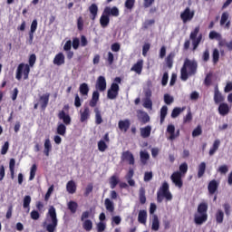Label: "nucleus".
Wrapping results in <instances>:
<instances>
[{
    "label": "nucleus",
    "instance_id": "72a5a7b5",
    "mask_svg": "<svg viewBox=\"0 0 232 232\" xmlns=\"http://www.w3.org/2000/svg\"><path fill=\"white\" fill-rule=\"evenodd\" d=\"M79 92L83 97L88 96V93H90V87L88 86V83L83 82L80 84Z\"/></svg>",
    "mask_w": 232,
    "mask_h": 232
},
{
    "label": "nucleus",
    "instance_id": "58836bf2",
    "mask_svg": "<svg viewBox=\"0 0 232 232\" xmlns=\"http://www.w3.org/2000/svg\"><path fill=\"white\" fill-rule=\"evenodd\" d=\"M30 204H32V197L24 196L23 200V208L24 209H27V213L30 212Z\"/></svg>",
    "mask_w": 232,
    "mask_h": 232
},
{
    "label": "nucleus",
    "instance_id": "f03ea898",
    "mask_svg": "<svg viewBox=\"0 0 232 232\" xmlns=\"http://www.w3.org/2000/svg\"><path fill=\"white\" fill-rule=\"evenodd\" d=\"M110 15L112 17H119L120 11L117 6H106L100 17V24L102 28H106L110 24Z\"/></svg>",
    "mask_w": 232,
    "mask_h": 232
},
{
    "label": "nucleus",
    "instance_id": "b1692460",
    "mask_svg": "<svg viewBox=\"0 0 232 232\" xmlns=\"http://www.w3.org/2000/svg\"><path fill=\"white\" fill-rule=\"evenodd\" d=\"M218 113L219 115H222V117H226L227 113H229V105L227 103H220L218 106Z\"/></svg>",
    "mask_w": 232,
    "mask_h": 232
},
{
    "label": "nucleus",
    "instance_id": "6e6552de",
    "mask_svg": "<svg viewBox=\"0 0 232 232\" xmlns=\"http://www.w3.org/2000/svg\"><path fill=\"white\" fill-rule=\"evenodd\" d=\"M92 215L90 211H83L81 216V222H82V229L84 231L90 232L93 229V221L92 219H88V218Z\"/></svg>",
    "mask_w": 232,
    "mask_h": 232
},
{
    "label": "nucleus",
    "instance_id": "ddd939ff",
    "mask_svg": "<svg viewBox=\"0 0 232 232\" xmlns=\"http://www.w3.org/2000/svg\"><path fill=\"white\" fill-rule=\"evenodd\" d=\"M167 132L169 133V140H175L178 137H180V130H177L175 132V125L169 124L167 127Z\"/></svg>",
    "mask_w": 232,
    "mask_h": 232
},
{
    "label": "nucleus",
    "instance_id": "1a4fd4ad",
    "mask_svg": "<svg viewBox=\"0 0 232 232\" xmlns=\"http://www.w3.org/2000/svg\"><path fill=\"white\" fill-rule=\"evenodd\" d=\"M194 17L195 11L191 10L189 7H186L185 10L180 14V19L183 21L184 24H186V23H189V21H193Z\"/></svg>",
    "mask_w": 232,
    "mask_h": 232
},
{
    "label": "nucleus",
    "instance_id": "a18cd8bd",
    "mask_svg": "<svg viewBox=\"0 0 232 232\" xmlns=\"http://www.w3.org/2000/svg\"><path fill=\"white\" fill-rule=\"evenodd\" d=\"M94 113H95V124H102V115L101 114V111L99 108L94 109Z\"/></svg>",
    "mask_w": 232,
    "mask_h": 232
},
{
    "label": "nucleus",
    "instance_id": "ea45409f",
    "mask_svg": "<svg viewBox=\"0 0 232 232\" xmlns=\"http://www.w3.org/2000/svg\"><path fill=\"white\" fill-rule=\"evenodd\" d=\"M140 162L143 165L148 164V160H150V153H148V151H140Z\"/></svg>",
    "mask_w": 232,
    "mask_h": 232
},
{
    "label": "nucleus",
    "instance_id": "393cba45",
    "mask_svg": "<svg viewBox=\"0 0 232 232\" xmlns=\"http://www.w3.org/2000/svg\"><path fill=\"white\" fill-rule=\"evenodd\" d=\"M147 220H148V212L146 210H140L138 214V222L140 224L146 225Z\"/></svg>",
    "mask_w": 232,
    "mask_h": 232
},
{
    "label": "nucleus",
    "instance_id": "412c9836",
    "mask_svg": "<svg viewBox=\"0 0 232 232\" xmlns=\"http://www.w3.org/2000/svg\"><path fill=\"white\" fill-rule=\"evenodd\" d=\"M89 12L91 14L90 19L95 21V19H97V14H99V6H97L96 4H92L89 6Z\"/></svg>",
    "mask_w": 232,
    "mask_h": 232
},
{
    "label": "nucleus",
    "instance_id": "9d476101",
    "mask_svg": "<svg viewBox=\"0 0 232 232\" xmlns=\"http://www.w3.org/2000/svg\"><path fill=\"white\" fill-rule=\"evenodd\" d=\"M119 84L118 83H111V88L107 92V98L111 101H113L116 97H119Z\"/></svg>",
    "mask_w": 232,
    "mask_h": 232
},
{
    "label": "nucleus",
    "instance_id": "5fc2aeb1",
    "mask_svg": "<svg viewBox=\"0 0 232 232\" xmlns=\"http://www.w3.org/2000/svg\"><path fill=\"white\" fill-rule=\"evenodd\" d=\"M124 6L125 8H127V10H133V8L135 7V0H126Z\"/></svg>",
    "mask_w": 232,
    "mask_h": 232
},
{
    "label": "nucleus",
    "instance_id": "3c124183",
    "mask_svg": "<svg viewBox=\"0 0 232 232\" xmlns=\"http://www.w3.org/2000/svg\"><path fill=\"white\" fill-rule=\"evenodd\" d=\"M220 59V53L218 52V49H214L212 53V61L214 64H217Z\"/></svg>",
    "mask_w": 232,
    "mask_h": 232
},
{
    "label": "nucleus",
    "instance_id": "cd10ccee",
    "mask_svg": "<svg viewBox=\"0 0 232 232\" xmlns=\"http://www.w3.org/2000/svg\"><path fill=\"white\" fill-rule=\"evenodd\" d=\"M130 125L131 123L130 122V120L120 121L118 123L119 129L121 131H128V130H130Z\"/></svg>",
    "mask_w": 232,
    "mask_h": 232
},
{
    "label": "nucleus",
    "instance_id": "f3484780",
    "mask_svg": "<svg viewBox=\"0 0 232 232\" xmlns=\"http://www.w3.org/2000/svg\"><path fill=\"white\" fill-rule=\"evenodd\" d=\"M96 90L99 92L106 91V78L104 76H99L96 82Z\"/></svg>",
    "mask_w": 232,
    "mask_h": 232
},
{
    "label": "nucleus",
    "instance_id": "13d9d810",
    "mask_svg": "<svg viewBox=\"0 0 232 232\" xmlns=\"http://www.w3.org/2000/svg\"><path fill=\"white\" fill-rule=\"evenodd\" d=\"M77 28L79 32H82V30H84V20L82 19V16H79L77 19Z\"/></svg>",
    "mask_w": 232,
    "mask_h": 232
},
{
    "label": "nucleus",
    "instance_id": "bf43d9fd",
    "mask_svg": "<svg viewBox=\"0 0 232 232\" xmlns=\"http://www.w3.org/2000/svg\"><path fill=\"white\" fill-rule=\"evenodd\" d=\"M151 48V44L150 43H146L142 46V55L143 57H146L148 55V52H150V49Z\"/></svg>",
    "mask_w": 232,
    "mask_h": 232
},
{
    "label": "nucleus",
    "instance_id": "603ef678",
    "mask_svg": "<svg viewBox=\"0 0 232 232\" xmlns=\"http://www.w3.org/2000/svg\"><path fill=\"white\" fill-rule=\"evenodd\" d=\"M35 173H37V165L33 164L30 169L29 180H34L35 179Z\"/></svg>",
    "mask_w": 232,
    "mask_h": 232
},
{
    "label": "nucleus",
    "instance_id": "e433bc0d",
    "mask_svg": "<svg viewBox=\"0 0 232 232\" xmlns=\"http://www.w3.org/2000/svg\"><path fill=\"white\" fill-rule=\"evenodd\" d=\"M220 147V140H216L213 143V146L210 148L209 150V156L213 157V155H215V153H217V151L218 150V148Z\"/></svg>",
    "mask_w": 232,
    "mask_h": 232
},
{
    "label": "nucleus",
    "instance_id": "423d86ee",
    "mask_svg": "<svg viewBox=\"0 0 232 232\" xmlns=\"http://www.w3.org/2000/svg\"><path fill=\"white\" fill-rule=\"evenodd\" d=\"M164 198H166L167 201L173 200V195L169 192V184H168L167 181H164L157 191V202L160 204L163 202Z\"/></svg>",
    "mask_w": 232,
    "mask_h": 232
},
{
    "label": "nucleus",
    "instance_id": "8fccbe9b",
    "mask_svg": "<svg viewBox=\"0 0 232 232\" xmlns=\"http://www.w3.org/2000/svg\"><path fill=\"white\" fill-rule=\"evenodd\" d=\"M202 41V34H198L197 38L192 39V46H193V52L198 48V44H200Z\"/></svg>",
    "mask_w": 232,
    "mask_h": 232
},
{
    "label": "nucleus",
    "instance_id": "6ab92c4d",
    "mask_svg": "<svg viewBox=\"0 0 232 232\" xmlns=\"http://www.w3.org/2000/svg\"><path fill=\"white\" fill-rule=\"evenodd\" d=\"M144 66V61L139 60L134 65L130 68V72H135V73H138V75H140L142 73V68Z\"/></svg>",
    "mask_w": 232,
    "mask_h": 232
},
{
    "label": "nucleus",
    "instance_id": "0e129e2a",
    "mask_svg": "<svg viewBox=\"0 0 232 232\" xmlns=\"http://www.w3.org/2000/svg\"><path fill=\"white\" fill-rule=\"evenodd\" d=\"M106 61H107L108 64H110V65L113 64V61H115V56L113 55V53L109 52L107 53Z\"/></svg>",
    "mask_w": 232,
    "mask_h": 232
},
{
    "label": "nucleus",
    "instance_id": "c756f323",
    "mask_svg": "<svg viewBox=\"0 0 232 232\" xmlns=\"http://www.w3.org/2000/svg\"><path fill=\"white\" fill-rule=\"evenodd\" d=\"M120 182H121V180L119 179V177L117 175H112L109 179V184H110L111 189H115V188H117V186Z\"/></svg>",
    "mask_w": 232,
    "mask_h": 232
},
{
    "label": "nucleus",
    "instance_id": "774afa93",
    "mask_svg": "<svg viewBox=\"0 0 232 232\" xmlns=\"http://www.w3.org/2000/svg\"><path fill=\"white\" fill-rule=\"evenodd\" d=\"M106 230V223L99 222L97 224V231L98 232H104Z\"/></svg>",
    "mask_w": 232,
    "mask_h": 232
},
{
    "label": "nucleus",
    "instance_id": "4468645a",
    "mask_svg": "<svg viewBox=\"0 0 232 232\" xmlns=\"http://www.w3.org/2000/svg\"><path fill=\"white\" fill-rule=\"evenodd\" d=\"M121 160H126L130 166L135 165V157L130 150L123 151L121 154Z\"/></svg>",
    "mask_w": 232,
    "mask_h": 232
},
{
    "label": "nucleus",
    "instance_id": "9b49d317",
    "mask_svg": "<svg viewBox=\"0 0 232 232\" xmlns=\"http://www.w3.org/2000/svg\"><path fill=\"white\" fill-rule=\"evenodd\" d=\"M170 180H172L173 184L176 188L179 189L184 186V182L182 181V173L176 171L170 176Z\"/></svg>",
    "mask_w": 232,
    "mask_h": 232
},
{
    "label": "nucleus",
    "instance_id": "69168bd1",
    "mask_svg": "<svg viewBox=\"0 0 232 232\" xmlns=\"http://www.w3.org/2000/svg\"><path fill=\"white\" fill-rule=\"evenodd\" d=\"M179 173H181V175H186V173H188V163L184 162L179 166Z\"/></svg>",
    "mask_w": 232,
    "mask_h": 232
},
{
    "label": "nucleus",
    "instance_id": "dca6fc26",
    "mask_svg": "<svg viewBox=\"0 0 232 232\" xmlns=\"http://www.w3.org/2000/svg\"><path fill=\"white\" fill-rule=\"evenodd\" d=\"M137 117L142 124H148V122H150V115H148V112L146 111L139 110L137 111Z\"/></svg>",
    "mask_w": 232,
    "mask_h": 232
},
{
    "label": "nucleus",
    "instance_id": "f257e3e1",
    "mask_svg": "<svg viewBox=\"0 0 232 232\" xmlns=\"http://www.w3.org/2000/svg\"><path fill=\"white\" fill-rule=\"evenodd\" d=\"M198 68V63L196 60L185 59L183 66L180 69L181 81H188L189 77L197 73Z\"/></svg>",
    "mask_w": 232,
    "mask_h": 232
},
{
    "label": "nucleus",
    "instance_id": "7ed1b4c3",
    "mask_svg": "<svg viewBox=\"0 0 232 232\" xmlns=\"http://www.w3.org/2000/svg\"><path fill=\"white\" fill-rule=\"evenodd\" d=\"M46 222L49 224L46 225ZM44 224L46 226L47 232H55V229H57L59 219H57V211L53 207L49 208V210L46 214V219Z\"/></svg>",
    "mask_w": 232,
    "mask_h": 232
},
{
    "label": "nucleus",
    "instance_id": "39448f33",
    "mask_svg": "<svg viewBox=\"0 0 232 232\" xmlns=\"http://www.w3.org/2000/svg\"><path fill=\"white\" fill-rule=\"evenodd\" d=\"M208 206L206 202H201L198 206V213L194 216V222L198 226H202L205 222H208Z\"/></svg>",
    "mask_w": 232,
    "mask_h": 232
},
{
    "label": "nucleus",
    "instance_id": "4be33fe9",
    "mask_svg": "<svg viewBox=\"0 0 232 232\" xmlns=\"http://www.w3.org/2000/svg\"><path fill=\"white\" fill-rule=\"evenodd\" d=\"M53 63L56 66H63V64H64V63H65V61H64V53H57L54 56Z\"/></svg>",
    "mask_w": 232,
    "mask_h": 232
},
{
    "label": "nucleus",
    "instance_id": "a211bd4d",
    "mask_svg": "<svg viewBox=\"0 0 232 232\" xmlns=\"http://www.w3.org/2000/svg\"><path fill=\"white\" fill-rule=\"evenodd\" d=\"M48 102H50V93H45L40 96L39 103L43 111L46 110L48 107Z\"/></svg>",
    "mask_w": 232,
    "mask_h": 232
},
{
    "label": "nucleus",
    "instance_id": "052dcab7",
    "mask_svg": "<svg viewBox=\"0 0 232 232\" xmlns=\"http://www.w3.org/2000/svg\"><path fill=\"white\" fill-rule=\"evenodd\" d=\"M199 135H202V127L198 125L192 131V137H199Z\"/></svg>",
    "mask_w": 232,
    "mask_h": 232
},
{
    "label": "nucleus",
    "instance_id": "5701e85b",
    "mask_svg": "<svg viewBox=\"0 0 232 232\" xmlns=\"http://www.w3.org/2000/svg\"><path fill=\"white\" fill-rule=\"evenodd\" d=\"M134 175H135V171L133 170V169H130L125 176V179L129 186H131V187L135 186V180L133 179Z\"/></svg>",
    "mask_w": 232,
    "mask_h": 232
},
{
    "label": "nucleus",
    "instance_id": "473e14b6",
    "mask_svg": "<svg viewBox=\"0 0 232 232\" xmlns=\"http://www.w3.org/2000/svg\"><path fill=\"white\" fill-rule=\"evenodd\" d=\"M9 171L12 180L15 179V159L12 158L9 160Z\"/></svg>",
    "mask_w": 232,
    "mask_h": 232
},
{
    "label": "nucleus",
    "instance_id": "49530a36",
    "mask_svg": "<svg viewBox=\"0 0 232 232\" xmlns=\"http://www.w3.org/2000/svg\"><path fill=\"white\" fill-rule=\"evenodd\" d=\"M167 115H168V106L163 105L160 109V124H164V121H166Z\"/></svg>",
    "mask_w": 232,
    "mask_h": 232
},
{
    "label": "nucleus",
    "instance_id": "79ce46f5",
    "mask_svg": "<svg viewBox=\"0 0 232 232\" xmlns=\"http://www.w3.org/2000/svg\"><path fill=\"white\" fill-rule=\"evenodd\" d=\"M206 173V162H201L198 167V179H202Z\"/></svg>",
    "mask_w": 232,
    "mask_h": 232
},
{
    "label": "nucleus",
    "instance_id": "c9c22d12",
    "mask_svg": "<svg viewBox=\"0 0 232 232\" xmlns=\"http://www.w3.org/2000/svg\"><path fill=\"white\" fill-rule=\"evenodd\" d=\"M105 208L109 211V213H113L115 211V205L113 204V201H111L110 198H105L104 201Z\"/></svg>",
    "mask_w": 232,
    "mask_h": 232
},
{
    "label": "nucleus",
    "instance_id": "e2e57ef3",
    "mask_svg": "<svg viewBox=\"0 0 232 232\" xmlns=\"http://www.w3.org/2000/svg\"><path fill=\"white\" fill-rule=\"evenodd\" d=\"M92 191H93V184L92 183H89L85 188L84 191V197H89L90 193H92Z\"/></svg>",
    "mask_w": 232,
    "mask_h": 232
},
{
    "label": "nucleus",
    "instance_id": "f704fd0d",
    "mask_svg": "<svg viewBox=\"0 0 232 232\" xmlns=\"http://www.w3.org/2000/svg\"><path fill=\"white\" fill-rule=\"evenodd\" d=\"M139 200L140 204H146V188L144 187H140L139 189Z\"/></svg>",
    "mask_w": 232,
    "mask_h": 232
},
{
    "label": "nucleus",
    "instance_id": "680f3d73",
    "mask_svg": "<svg viewBox=\"0 0 232 232\" xmlns=\"http://www.w3.org/2000/svg\"><path fill=\"white\" fill-rule=\"evenodd\" d=\"M9 149H10V142L5 141L1 149V155H6V153H8Z\"/></svg>",
    "mask_w": 232,
    "mask_h": 232
},
{
    "label": "nucleus",
    "instance_id": "a878e982",
    "mask_svg": "<svg viewBox=\"0 0 232 232\" xmlns=\"http://www.w3.org/2000/svg\"><path fill=\"white\" fill-rule=\"evenodd\" d=\"M44 155H45V157H50V151H52V141L49 138L44 140Z\"/></svg>",
    "mask_w": 232,
    "mask_h": 232
},
{
    "label": "nucleus",
    "instance_id": "f8f14e48",
    "mask_svg": "<svg viewBox=\"0 0 232 232\" xmlns=\"http://www.w3.org/2000/svg\"><path fill=\"white\" fill-rule=\"evenodd\" d=\"M220 186V182L217 179H212L208 182V190L209 195H215L218 191V187Z\"/></svg>",
    "mask_w": 232,
    "mask_h": 232
},
{
    "label": "nucleus",
    "instance_id": "09e8293b",
    "mask_svg": "<svg viewBox=\"0 0 232 232\" xmlns=\"http://www.w3.org/2000/svg\"><path fill=\"white\" fill-rule=\"evenodd\" d=\"M77 208H79V204L75 201H70L68 203V209L71 211V213L75 214L77 213Z\"/></svg>",
    "mask_w": 232,
    "mask_h": 232
},
{
    "label": "nucleus",
    "instance_id": "2eb2a0df",
    "mask_svg": "<svg viewBox=\"0 0 232 232\" xmlns=\"http://www.w3.org/2000/svg\"><path fill=\"white\" fill-rule=\"evenodd\" d=\"M91 115L90 107H84L83 111H80V122H86Z\"/></svg>",
    "mask_w": 232,
    "mask_h": 232
},
{
    "label": "nucleus",
    "instance_id": "338daca9",
    "mask_svg": "<svg viewBox=\"0 0 232 232\" xmlns=\"http://www.w3.org/2000/svg\"><path fill=\"white\" fill-rule=\"evenodd\" d=\"M164 102L165 104H172L173 102V96L169 95V94H164Z\"/></svg>",
    "mask_w": 232,
    "mask_h": 232
},
{
    "label": "nucleus",
    "instance_id": "20e7f679",
    "mask_svg": "<svg viewBox=\"0 0 232 232\" xmlns=\"http://www.w3.org/2000/svg\"><path fill=\"white\" fill-rule=\"evenodd\" d=\"M58 119L63 121V123H58L56 133L64 137V135H66V126L72 124V117H70V114H67L64 110H62L58 112Z\"/></svg>",
    "mask_w": 232,
    "mask_h": 232
},
{
    "label": "nucleus",
    "instance_id": "7c9ffc66",
    "mask_svg": "<svg viewBox=\"0 0 232 232\" xmlns=\"http://www.w3.org/2000/svg\"><path fill=\"white\" fill-rule=\"evenodd\" d=\"M66 190L71 194L73 195L75 191H77V185L75 184V181L70 180L66 184Z\"/></svg>",
    "mask_w": 232,
    "mask_h": 232
},
{
    "label": "nucleus",
    "instance_id": "bb28decb",
    "mask_svg": "<svg viewBox=\"0 0 232 232\" xmlns=\"http://www.w3.org/2000/svg\"><path fill=\"white\" fill-rule=\"evenodd\" d=\"M99 91H94L92 92V97L89 102V106H91V108H95V106H97V102H99Z\"/></svg>",
    "mask_w": 232,
    "mask_h": 232
},
{
    "label": "nucleus",
    "instance_id": "de8ad7c7",
    "mask_svg": "<svg viewBox=\"0 0 232 232\" xmlns=\"http://www.w3.org/2000/svg\"><path fill=\"white\" fill-rule=\"evenodd\" d=\"M184 110H186V107L180 108V107H176L172 110L171 112V117L172 119H177V117H179L182 111H184Z\"/></svg>",
    "mask_w": 232,
    "mask_h": 232
},
{
    "label": "nucleus",
    "instance_id": "aec40b11",
    "mask_svg": "<svg viewBox=\"0 0 232 232\" xmlns=\"http://www.w3.org/2000/svg\"><path fill=\"white\" fill-rule=\"evenodd\" d=\"M225 98L222 95V92L218 91V86L215 87L214 91V102L215 104H220V102H224Z\"/></svg>",
    "mask_w": 232,
    "mask_h": 232
},
{
    "label": "nucleus",
    "instance_id": "c85d7f7f",
    "mask_svg": "<svg viewBox=\"0 0 232 232\" xmlns=\"http://www.w3.org/2000/svg\"><path fill=\"white\" fill-rule=\"evenodd\" d=\"M140 137H142V139H148V137L151 135V126L148 125L144 128H140Z\"/></svg>",
    "mask_w": 232,
    "mask_h": 232
},
{
    "label": "nucleus",
    "instance_id": "37998d69",
    "mask_svg": "<svg viewBox=\"0 0 232 232\" xmlns=\"http://www.w3.org/2000/svg\"><path fill=\"white\" fill-rule=\"evenodd\" d=\"M173 59H175V53H170L166 58V64L169 70L173 68Z\"/></svg>",
    "mask_w": 232,
    "mask_h": 232
},
{
    "label": "nucleus",
    "instance_id": "4c0bfd02",
    "mask_svg": "<svg viewBox=\"0 0 232 232\" xmlns=\"http://www.w3.org/2000/svg\"><path fill=\"white\" fill-rule=\"evenodd\" d=\"M218 46L221 48H227L228 52H232V39L229 42L226 41V39H223L218 43Z\"/></svg>",
    "mask_w": 232,
    "mask_h": 232
},
{
    "label": "nucleus",
    "instance_id": "4d7b16f0",
    "mask_svg": "<svg viewBox=\"0 0 232 232\" xmlns=\"http://www.w3.org/2000/svg\"><path fill=\"white\" fill-rule=\"evenodd\" d=\"M37 61V56L35 55V53H33L29 56V60H28V66L29 68H34L35 62Z\"/></svg>",
    "mask_w": 232,
    "mask_h": 232
},
{
    "label": "nucleus",
    "instance_id": "a19ab883",
    "mask_svg": "<svg viewBox=\"0 0 232 232\" xmlns=\"http://www.w3.org/2000/svg\"><path fill=\"white\" fill-rule=\"evenodd\" d=\"M215 218L217 224H222L224 222V211H222V209H218Z\"/></svg>",
    "mask_w": 232,
    "mask_h": 232
},
{
    "label": "nucleus",
    "instance_id": "c03bdc74",
    "mask_svg": "<svg viewBox=\"0 0 232 232\" xmlns=\"http://www.w3.org/2000/svg\"><path fill=\"white\" fill-rule=\"evenodd\" d=\"M209 39H216L218 43H221L224 39L222 38V34L217 33V31H211L208 34Z\"/></svg>",
    "mask_w": 232,
    "mask_h": 232
},
{
    "label": "nucleus",
    "instance_id": "0eeeda50",
    "mask_svg": "<svg viewBox=\"0 0 232 232\" xmlns=\"http://www.w3.org/2000/svg\"><path fill=\"white\" fill-rule=\"evenodd\" d=\"M30 77V65L28 63H21L15 72V79L17 81H21L24 79V81H28Z\"/></svg>",
    "mask_w": 232,
    "mask_h": 232
},
{
    "label": "nucleus",
    "instance_id": "2f4dec72",
    "mask_svg": "<svg viewBox=\"0 0 232 232\" xmlns=\"http://www.w3.org/2000/svg\"><path fill=\"white\" fill-rule=\"evenodd\" d=\"M152 231H159L160 229V221L159 220V216L153 215L152 216Z\"/></svg>",
    "mask_w": 232,
    "mask_h": 232
},
{
    "label": "nucleus",
    "instance_id": "6e6d98bb",
    "mask_svg": "<svg viewBox=\"0 0 232 232\" xmlns=\"http://www.w3.org/2000/svg\"><path fill=\"white\" fill-rule=\"evenodd\" d=\"M98 150L99 151L104 152L106 151V150H108V145L106 144V142L102 140H101L98 142Z\"/></svg>",
    "mask_w": 232,
    "mask_h": 232
},
{
    "label": "nucleus",
    "instance_id": "864d4df0",
    "mask_svg": "<svg viewBox=\"0 0 232 232\" xmlns=\"http://www.w3.org/2000/svg\"><path fill=\"white\" fill-rule=\"evenodd\" d=\"M228 20H229V13L224 12L221 14L220 26H224V24H226L227 21Z\"/></svg>",
    "mask_w": 232,
    "mask_h": 232
}]
</instances>
